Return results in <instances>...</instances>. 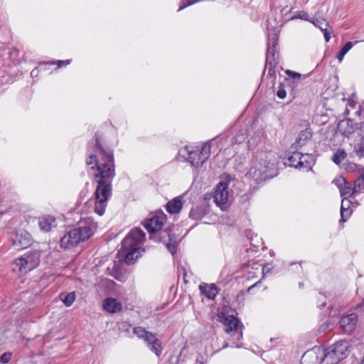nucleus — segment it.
<instances>
[{
	"mask_svg": "<svg viewBox=\"0 0 364 364\" xmlns=\"http://www.w3.org/2000/svg\"><path fill=\"white\" fill-rule=\"evenodd\" d=\"M340 193L341 196H344L348 195L352 196L356 192L354 191V187H352L351 183L346 181V183H344L341 189H340Z\"/></svg>",
	"mask_w": 364,
	"mask_h": 364,
	"instance_id": "7c9ffc66",
	"label": "nucleus"
},
{
	"mask_svg": "<svg viewBox=\"0 0 364 364\" xmlns=\"http://www.w3.org/2000/svg\"><path fill=\"white\" fill-rule=\"evenodd\" d=\"M311 136L312 131L309 124H308L307 127L305 129L301 130L299 132V136L296 140L295 144H296L297 146H302L306 144L307 140L311 138Z\"/></svg>",
	"mask_w": 364,
	"mask_h": 364,
	"instance_id": "5701e85b",
	"label": "nucleus"
},
{
	"mask_svg": "<svg viewBox=\"0 0 364 364\" xmlns=\"http://www.w3.org/2000/svg\"><path fill=\"white\" fill-rule=\"evenodd\" d=\"M11 241L16 250L26 249L32 245L31 235L24 230H18L12 234Z\"/></svg>",
	"mask_w": 364,
	"mask_h": 364,
	"instance_id": "423d86ee",
	"label": "nucleus"
},
{
	"mask_svg": "<svg viewBox=\"0 0 364 364\" xmlns=\"http://www.w3.org/2000/svg\"><path fill=\"white\" fill-rule=\"evenodd\" d=\"M308 14L305 11H299L295 16L291 17V20L300 18L305 21H310L309 19Z\"/></svg>",
	"mask_w": 364,
	"mask_h": 364,
	"instance_id": "ea45409f",
	"label": "nucleus"
},
{
	"mask_svg": "<svg viewBox=\"0 0 364 364\" xmlns=\"http://www.w3.org/2000/svg\"><path fill=\"white\" fill-rule=\"evenodd\" d=\"M277 157L272 151H262L257 154L252 159L248 175L257 183H259L274 176L273 171L276 169Z\"/></svg>",
	"mask_w": 364,
	"mask_h": 364,
	"instance_id": "f03ea898",
	"label": "nucleus"
},
{
	"mask_svg": "<svg viewBox=\"0 0 364 364\" xmlns=\"http://www.w3.org/2000/svg\"><path fill=\"white\" fill-rule=\"evenodd\" d=\"M275 61L270 60L269 63L265 62V68L263 71V74L267 70V75L270 77H275Z\"/></svg>",
	"mask_w": 364,
	"mask_h": 364,
	"instance_id": "2f4dec72",
	"label": "nucleus"
},
{
	"mask_svg": "<svg viewBox=\"0 0 364 364\" xmlns=\"http://www.w3.org/2000/svg\"><path fill=\"white\" fill-rule=\"evenodd\" d=\"M75 297H76V296H75V293L74 291L70 292L68 294H61L60 295V298L61 301L63 302V304L67 307L72 306V304H73V302L75 300Z\"/></svg>",
	"mask_w": 364,
	"mask_h": 364,
	"instance_id": "cd10ccee",
	"label": "nucleus"
},
{
	"mask_svg": "<svg viewBox=\"0 0 364 364\" xmlns=\"http://www.w3.org/2000/svg\"><path fill=\"white\" fill-rule=\"evenodd\" d=\"M316 27L320 28L325 38V41L328 42L331 39V31H328V23L324 18H314L310 21Z\"/></svg>",
	"mask_w": 364,
	"mask_h": 364,
	"instance_id": "f3484780",
	"label": "nucleus"
},
{
	"mask_svg": "<svg viewBox=\"0 0 364 364\" xmlns=\"http://www.w3.org/2000/svg\"><path fill=\"white\" fill-rule=\"evenodd\" d=\"M285 73L290 77H292L294 79H299L301 76V75L299 73L287 70L285 71Z\"/></svg>",
	"mask_w": 364,
	"mask_h": 364,
	"instance_id": "79ce46f5",
	"label": "nucleus"
},
{
	"mask_svg": "<svg viewBox=\"0 0 364 364\" xmlns=\"http://www.w3.org/2000/svg\"><path fill=\"white\" fill-rule=\"evenodd\" d=\"M277 95L279 99H284L286 97L287 91L285 90V84L284 82L279 84Z\"/></svg>",
	"mask_w": 364,
	"mask_h": 364,
	"instance_id": "4c0bfd02",
	"label": "nucleus"
},
{
	"mask_svg": "<svg viewBox=\"0 0 364 364\" xmlns=\"http://www.w3.org/2000/svg\"><path fill=\"white\" fill-rule=\"evenodd\" d=\"M277 43L278 37L276 34H274L272 38L269 37L266 53L267 63H269L270 60L275 61V54L277 53Z\"/></svg>",
	"mask_w": 364,
	"mask_h": 364,
	"instance_id": "4468645a",
	"label": "nucleus"
},
{
	"mask_svg": "<svg viewBox=\"0 0 364 364\" xmlns=\"http://www.w3.org/2000/svg\"><path fill=\"white\" fill-rule=\"evenodd\" d=\"M186 6H191L193 5V2L191 1V0H189L186 3Z\"/></svg>",
	"mask_w": 364,
	"mask_h": 364,
	"instance_id": "8fccbe9b",
	"label": "nucleus"
},
{
	"mask_svg": "<svg viewBox=\"0 0 364 364\" xmlns=\"http://www.w3.org/2000/svg\"><path fill=\"white\" fill-rule=\"evenodd\" d=\"M145 240V233L140 228L132 229L129 234L122 241L123 247H137L140 248V245Z\"/></svg>",
	"mask_w": 364,
	"mask_h": 364,
	"instance_id": "6e6552de",
	"label": "nucleus"
},
{
	"mask_svg": "<svg viewBox=\"0 0 364 364\" xmlns=\"http://www.w3.org/2000/svg\"><path fill=\"white\" fill-rule=\"evenodd\" d=\"M199 154L202 156V158H205V161L208 159L210 154V145L208 143H206L201 148V150L199 151Z\"/></svg>",
	"mask_w": 364,
	"mask_h": 364,
	"instance_id": "72a5a7b5",
	"label": "nucleus"
},
{
	"mask_svg": "<svg viewBox=\"0 0 364 364\" xmlns=\"http://www.w3.org/2000/svg\"><path fill=\"white\" fill-rule=\"evenodd\" d=\"M353 46V43L351 41H348L339 50L337 54V58L339 62H341L345 56V55L351 49Z\"/></svg>",
	"mask_w": 364,
	"mask_h": 364,
	"instance_id": "c85d7f7f",
	"label": "nucleus"
},
{
	"mask_svg": "<svg viewBox=\"0 0 364 364\" xmlns=\"http://www.w3.org/2000/svg\"><path fill=\"white\" fill-rule=\"evenodd\" d=\"M183 207L182 197H176L169 200L166 205V209L171 214L178 213Z\"/></svg>",
	"mask_w": 364,
	"mask_h": 364,
	"instance_id": "6ab92c4d",
	"label": "nucleus"
},
{
	"mask_svg": "<svg viewBox=\"0 0 364 364\" xmlns=\"http://www.w3.org/2000/svg\"><path fill=\"white\" fill-rule=\"evenodd\" d=\"M301 160L298 161L296 165L299 167V168H304L307 171H310L312 169V166L315 164V159L312 154H301Z\"/></svg>",
	"mask_w": 364,
	"mask_h": 364,
	"instance_id": "412c9836",
	"label": "nucleus"
},
{
	"mask_svg": "<svg viewBox=\"0 0 364 364\" xmlns=\"http://www.w3.org/2000/svg\"><path fill=\"white\" fill-rule=\"evenodd\" d=\"M214 201L215 203L223 208L228 202V183L225 182H220L214 193Z\"/></svg>",
	"mask_w": 364,
	"mask_h": 364,
	"instance_id": "f8f14e48",
	"label": "nucleus"
},
{
	"mask_svg": "<svg viewBox=\"0 0 364 364\" xmlns=\"http://www.w3.org/2000/svg\"><path fill=\"white\" fill-rule=\"evenodd\" d=\"M147 345L150 350L154 352L156 356L159 357L162 353V346L160 340L156 338V336L153 337L150 341H148Z\"/></svg>",
	"mask_w": 364,
	"mask_h": 364,
	"instance_id": "393cba45",
	"label": "nucleus"
},
{
	"mask_svg": "<svg viewBox=\"0 0 364 364\" xmlns=\"http://www.w3.org/2000/svg\"><path fill=\"white\" fill-rule=\"evenodd\" d=\"M301 154L300 152H294L291 156H289L287 159V161L284 162L286 166H289L291 167H294L296 168H299V167L296 165L298 161L301 160Z\"/></svg>",
	"mask_w": 364,
	"mask_h": 364,
	"instance_id": "bb28decb",
	"label": "nucleus"
},
{
	"mask_svg": "<svg viewBox=\"0 0 364 364\" xmlns=\"http://www.w3.org/2000/svg\"><path fill=\"white\" fill-rule=\"evenodd\" d=\"M318 306L320 309L323 308L326 304V296L321 292H319L316 296Z\"/></svg>",
	"mask_w": 364,
	"mask_h": 364,
	"instance_id": "c9c22d12",
	"label": "nucleus"
},
{
	"mask_svg": "<svg viewBox=\"0 0 364 364\" xmlns=\"http://www.w3.org/2000/svg\"><path fill=\"white\" fill-rule=\"evenodd\" d=\"M179 154L185 157L191 164L196 167H201L205 162V158H202L198 150H189L187 146L179 151Z\"/></svg>",
	"mask_w": 364,
	"mask_h": 364,
	"instance_id": "9b49d317",
	"label": "nucleus"
},
{
	"mask_svg": "<svg viewBox=\"0 0 364 364\" xmlns=\"http://www.w3.org/2000/svg\"><path fill=\"white\" fill-rule=\"evenodd\" d=\"M168 364H177L178 362V357H171Z\"/></svg>",
	"mask_w": 364,
	"mask_h": 364,
	"instance_id": "a18cd8bd",
	"label": "nucleus"
},
{
	"mask_svg": "<svg viewBox=\"0 0 364 364\" xmlns=\"http://www.w3.org/2000/svg\"><path fill=\"white\" fill-rule=\"evenodd\" d=\"M359 129L362 133H364V122L360 123Z\"/></svg>",
	"mask_w": 364,
	"mask_h": 364,
	"instance_id": "de8ad7c7",
	"label": "nucleus"
},
{
	"mask_svg": "<svg viewBox=\"0 0 364 364\" xmlns=\"http://www.w3.org/2000/svg\"><path fill=\"white\" fill-rule=\"evenodd\" d=\"M299 288H301H301H303V287H304V283H303V282H299Z\"/></svg>",
	"mask_w": 364,
	"mask_h": 364,
	"instance_id": "603ef678",
	"label": "nucleus"
},
{
	"mask_svg": "<svg viewBox=\"0 0 364 364\" xmlns=\"http://www.w3.org/2000/svg\"><path fill=\"white\" fill-rule=\"evenodd\" d=\"M347 156L346 152L343 149H338L333 154L332 160L333 161L339 165L342 161H343Z\"/></svg>",
	"mask_w": 364,
	"mask_h": 364,
	"instance_id": "c756f323",
	"label": "nucleus"
},
{
	"mask_svg": "<svg viewBox=\"0 0 364 364\" xmlns=\"http://www.w3.org/2000/svg\"><path fill=\"white\" fill-rule=\"evenodd\" d=\"M133 332L139 338L143 339L146 343L153 339L155 334L147 331L145 328L137 326L134 328Z\"/></svg>",
	"mask_w": 364,
	"mask_h": 364,
	"instance_id": "b1692460",
	"label": "nucleus"
},
{
	"mask_svg": "<svg viewBox=\"0 0 364 364\" xmlns=\"http://www.w3.org/2000/svg\"><path fill=\"white\" fill-rule=\"evenodd\" d=\"M11 358V353L9 352H6L3 353L0 356V363L2 364H6L10 361Z\"/></svg>",
	"mask_w": 364,
	"mask_h": 364,
	"instance_id": "a19ab883",
	"label": "nucleus"
},
{
	"mask_svg": "<svg viewBox=\"0 0 364 364\" xmlns=\"http://www.w3.org/2000/svg\"><path fill=\"white\" fill-rule=\"evenodd\" d=\"M186 7H187L186 4H183V5H181V6H179V8H178V11H181V10H183V9H185V8H186Z\"/></svg>",
	"mask_w": 364,
	"mask_h": 364,
	"instance_id": "09e8293b",
	"label": "nucleus"
},
{
	"mask_svg": "<svg viewBox=\"0 0 364 364\" xmlns=\"http://www.w3.org/2000/svg\"><path fill=\"white\" fill-rule=\"evenodd\" d=\"M200 293L210 300L215 299L218 294V289L215 284H203L199 286Z\"/></svg>",
	"mask_w": 364,
	"mask_h": 364,
	"instance_id": "dca6fc26",
	"label": "nucleus"
},
{
	"mask_svg": "<svg viewBox=\"0 0 364 364\" xmlns=\"http://www.w3.org/2000/svg\"><path fill=\"white\" fill-rule=\"evenodd\" d=\"M168 251L173 255L177 251V238L165 244Z\"/></svg>",
	"mask_w": 364,
	"mask_h": 364,
	"instance_id": "f704fd0d",
	"label": "nucleus"
},
{
	"mask_svg": "<svg viewBox=\"0 0 364 364\" xmlns=\"http://www.w3.org/2000/svg\"><path fill=\"white\" fill-rule=\"evenodd\" d=\"M155 240L159 242L166 244L170 241L173 240L176 237L175 233H172L170 229L161 230L156 233L153 234Z\"/></svg>",
	"mask_w": 364,
	"mask_h": 364,
	"instance_id": "a211bd4d",
	"label": "nucleus"
},
{
	"mask_svg": "<svg viewBox=\"0 0 364 364\" xmlns=\"http://www.w3.org/2000/svg\"><path fill=\"white\" fill-rule=\"evenodd\" d=\"M55 223V218L50 215H44L38 220L40 229L44 232H49L54 226Z\"/></svg>",
	"mask_w": 364,
	"mask_h": 364,
	"instance_id": "4be33fe9",
	"label": "nucleus"
},
{
	"mask_svg": "<svg viewBox=\"0 0 364 364\" xmlns=\"http://www.w3.org/2000/svg\"><path fill=\"white\" fill-rule=\"evenodd\" d=\"M345 218H346V220L348 218H347V212H345Z\"/></svg>",
	"mask_w": 364,
	"mask_h": 364,
	"instance_id": "4d7b16f0",
	"label": "nucleus"
},
{
	"mask_svg": "<svg viewBox=\"0 0 364 364\" xmlns=\"http://www.w3.org/2000/svg\"><path fill=\"white\" fill-rule=\"evenodd\" d=\"M261 284V282L260 281H258L257 282L255 283L253 285L250 286V287L247 288V291L248 293H251L252 291H254V289L255 288H257L259 285Z\"/></svg>",
	"mask_w": 364,
	"mask_h": 364,
	"instance_id": "c03bdc74",
	"label": "nucleus"
},
{
	"mask_svg": "<svg viewBox=\"0 0 364 364\" xmlns=\"http://www.w3.org/2000/svg\"><path fill=\"white\" fill-rule=\"evenodd\" d=\"M354 191L355 192H360V191L364 189V174H361L355 181H354Z\"/></svg>",
	"mask_w": 364,
	"mask_h": 364,
	"instance_id": "473e14b6",
	"label": "nucleus"
},
{
	"mask_svg": "<svg viewBox=\"0 0 364 364\" xmlns=\"http://www.w3.org/2000/svg\"><path fill=\"white\" fill-rule=\"evenodd\" d=\"M228 346V343H225L223 345V348H227Z\"/></svg>",
	"mask_w": 364,
	"mask_h": 364,
	"instance_id": "864d4df0",
	"label": "nucleus"
},
{
	"mask_svg": "<svg viewBox=\"0 0 364 364\" xmlns=\"http://www.w3.org/2000/svg\"><path fill=\"white\" fill-rule=\"evenodd\" d=\"M87 151L91 153L87 159L88 166L94 165L92 169H96L95 179L97 184L95 192V210L102 215L107 206V201L112 195V182L116 175L114 154L112 150H105L100 144V136L95 134V143L89 142Z\"/></svg>",
	"mask_w": 364,
	"mask_h": 364,
	"instance_id": "f257e3e1",
	"label": "nucleus"
},
{
	"mask_svg": "<svg viewBox=\"0 0 364 364\" xmlns=\"http://www.w3.org/2000/svg\"><path fill=\"white\" fill-rule=\"evenodd\" d=\"M208 212V207L203 203L193 207L189 212L188 216L192 220H198L205 217Z\"/></svg>",
	"mask_w": 364,
	"mask_h": 364,
	"instance_id": "2eb2a0df",
	"label": "nucleus"
},
{
	"mask_svg": "<svg viewBox=\"0 0 364 364\" xmlns=\"http://www.w3.org/2000/svg\"><path fill=\"white\" fill-rule=\"evenodd\" d=\"M358 322V316L352 313L341 317L338 325L340 329L346 334H351L355 329Z\"/></svg>",
	"mask_w": 364,
	"mask_h": 364,
	"instance_id": "1a4fd4ad",
	"label": "nucleus"
},
{
	"mask_svg": "<svg viewBox=\"0 0 364 364\" xmlns=\"http://www.w3.org/2000/svg\"><path fill=\"white\" fill-rule=\"evenodd\" d=\"M362 308H363V309H364V300L361 303L358 304L356 305V309L358 310V309H360Z\"/></svg>",
	"mask_w": 364,
	"mask_h": 364,
	"instance_id": "49530a36",
	"label": "nucleus"
},
{
	"mask_svg": "<svg viewBox=\"0 0 364 364\" xmlns=\"http://www.w3.org/2000/svg\"><path fill=\"white\" fill-rule=\"evenodd\" d=\"M121 245H122L121 244ZM139 247H121L119 252L124 256V262L129 265L134 264L139 257Z\"/></svg>",
	"mask_w": 364,
	"mask_h": 364,
	"instance_id": "ddd939ff",
	"label": "nucleus"
},
{
	"mask_svg": "<svg viewBox=\"0 0 364 364\" xmlns=\"http://www.w3.org/2000/svg\"><path fill=\"white\" fill-rule=\"evenodd\" d=\"M345 212H347V218H349L351 211L350 210V201L346 200L343 198L341 201V219L339 220L340 223H343L346 221V218H345Z\"/></svg>",
	"mask_w": 364,
	"mask_h": 364,
	"instance_id": "a878e982",
	"label": "nucleus"
},
{
	"mask_svg": "<svg viewBox=\"0 0 364 364\" xmlns=\"http://www.w3.org/2000/svg\"><path fill=\"white\" fill-rule=\"evenodd\" d=\"M103 308L105 311L114 314L121 311L122 304L116 299L107 298L103 301Z\"/></svg>",
	"mask_w": 364,
	"mask_h": 364,
	"instance_id": "aec40b11",
	"label": "nucleus"
},
{
	"mask_svg": "<svg viewBox=\"0 0 364 364\" xmlns=\"http://www.w3.org/2000/svg\"><path fill=\"white\" fill-rule=\"evenodd\" d=\"M41 252L37 250H31L21 257L15 259L14 265L18 267L21 272H28L36 268L41 262Z\"/></svg>",
	"mask_w": 364,
	"mask_h": 364,
	"instance_id": "39448f33",
	"label": "nucleus"
},
{
	"mask_svg": "<svg viewBox=\"0 0 364 364\" xmlns=\"http://www.w3.org/2000/svg\"><path fill=\"white\" fill-rule=\"evenodd\" d=\"M97 230L96 223L91 218L80 221L77 226L68 232L60 240V247L70 249L90 239Z\"/></svg>",
	"mask_w": 364,
	"mask_h": 364,
	"instance_id": "7ed1b4c3",
	"label": "nucleus"
},
{
	"mask_svg": "<svg viewBox=\"0 0 364 364\" xmlns=\"http://www.w3.org/2000/svg\"><path fill=\"white\" fill-rule=\"evenodd\" d=\"M285 82H286L289 86V85H290V83H291L290 80H289V79H287V78L285 79Z\"/></svg>",
	"mask_w": 364,
	"mask_h": 364,
	"instance_id": "3c124183",
	"label": "nucleus"
},
{
	"mask_svg": "<svg viewBox=\"0 0 364 364\" xmlns=\"http://www.w3.org/2000/svg\"><path fill=\"white\" fill-rule=\"evenodd\" d=\"M166 218V215L163 212H159L149 218L144 225L147 231L153 235L161 230Z\"/></svg>",
	"mask_w": 364,
	"mask_h": 364,
	"instance_id": "9d476101",
	"label": "nucleus"
},
{
	"mask_svg": "<svg viewBox=\"0 0 364 364\" xmlns=\"http://www.w3.org/2000/svg\"><path fill=\"white\" fill-rule=\"evenodd\" d=\"M218 317L220 320V321L224 325V331L227 333H230L231 335H235L236 333L238 334L237 338L239 339L240 337H242V332H238V326L240 324V321L232 315L227 316L224 313H220L218 315Z\"/></svg>",
	"mask_w": 364,
	"mask_h": 364,
	"instance_id": "0eeeda50",
	"label": "nucleus"
},
{
	"mask_svg": "<svg viewBox=\"0 0 364 364\" xmlns=\"http://www.w3.org/2000/svg\"><path fill=\"white\" fill-rule=\"evenodd\" d=\"M346 178L343 176H339V177H337L333 181V183L338 188V189H341V188L343 187V184L346 183Z\"/></svg>",
	"mask_w": 364,
	"mask_h": 364,
	"instance_id": "58836bf2",
	"label": "nucleus"
},
{
	"mask_svg": "<svg viewBox=\"0 0 364 364\" xmlns=\"http://www.w3.org/2000/svg\"><path fill=\"white\" fill-rule=\"evenodd\" d=\"M191 1L193 2V4L197 3L199 1V0H191Z\"/></svg>",
	"mask_w": 364,
	"mask_h": 364,
	"instance_id": "5fc2aeb1",
	"label": "nucleus"
},
{
	"mask_svg": "<svg viewBox=\"0 0 364 364\" xmlns=\"http://www.w3.org/2000/svg\"><path fill=\"white\" fill-rule=\"evenodd\" d=\"M186 276V274L185 273V272H183V277H184V282L185 283H187V281L186 280L185 277Z\"/></svg>",
	"mask_w": 364,
	"mask_h": 364,
	"instance_id": "6e6d98bb",
	"label": "nucleus"
},
{
	"mask_svg": "<svg viewBox=\"0 0 364 364\" xmlns=\"http://www.w3.org/2000/svg\"><path fill=\"white\" fill-rule=\"evenodd\" d=\"M71 62V60H58L56 62H51L50 63L51 64H57L58 66L60 68V67H62L63 65H68Z\"/></svg>",
	"mask_w": 364,
	"mask_h": 364,
	"instance_id": "37998d69",
	"label": "nucleus"
},
{
	"mask_svg": "<svg viewBox=\"0 0 364 364\" xmlns=\"http://www.w3.org/2000/svg\"><path fill=\"white\" fill-rule=\"evenodd\" d=\"M355 151L358 156H364V135L362 136L361 142L355 146Z\"/></svg>",
	"mask_w": 364,
	"mask_h": 364,
	"instance_id": "e433bc0d",
	"label": "nucleus"
},
{
	"mask_svg": "<svg viewBox=\"0 0 364 364\" xmlns=\"http://www.w3.org/2000/svg\"><path fill=\"white\" fill-rule=\"evenodd\" d=\"M348 344L345 341H339L331 346L324 348L323 364H338L347 357Z\"/></svg>",
	"mask_w": 364,
	"mask_h": 364,
	"instance_id": "20e7f679",
	"label": "nucleus"
}]
</instances>
